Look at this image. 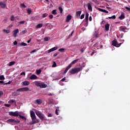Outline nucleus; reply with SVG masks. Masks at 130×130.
<instances>
[{
  "label": "nucleus",
  "instance_id": "obj_1",
  "mask_svg": "<svg viewBox=\"0 0 130 130\" xmlns=\"http://www.w3.org/2000/svg\"><path fill=\"white\" fill-rule=\"evenodd\" d=\"M34 84L35 86L40 87L41 89L46 88L47 87V85L45 84L44 82H41V81H36L34 82Z\"/></svg>",
  "mask_w": 130,
  "mask_h": 130
},
{
  "label": "nucleus",
  "instance_id": "obj_2",
  "mask_svg": "<svg viewBox=\"0 0 130 130\" xmlns=\"http://www.w3.org/2000/svg\"><path fill=\"white\" fill-rule=\"evenodd\" d=\"M80 71H81V69H80V68H75L71 69L69 72L72 75H75V74H78V73H79Z\"/></svg>",
  "mask_w": 130,
  "mask_h": 130
},
{
  "label": "nucleus",
  "instance_id": "obj_3",
  "mask_svg": "<svg viewBox=\"0 0 130 130\" xmlns=\"http://www.w3.org/2000/svg\"><path fill=\"white\" fill-rule=\"evenodd\" d=\"M88 21H89V13H88V12H86L85 18L83 21L84 26L85 27L88 26Z\"/></svg>",
  "mask_w": 130,
  "mask_h": 130
},
{
  "label": "nucleus",
  "instance_id": "obj_4",
  "mask_svg": "<svg viewBox=\"0 0 130 130\" xmlns=\"http://www.w3.org/2000/svg\"><path fill=\"white\" fill-rule=\"evenodd\" d=\"M122 44V43H120L118 44L117 43V40H116V39H115L113 41H112V45L113 46H115V47H119L120 45Z\"/></svg>",
  "mask_w": 130,
  "mask_h": 130
},
{
  "label": "nucleus",
  "instance_id": "obj_5",
  "mask_svg": "<svg viewBox=\"0 0 130 130\" xmlns=\"http://www.w3.org/2000/svg\"><path fill=\"white\" fill-rule=\"evenodd\" d=\"M36 114L41 119V120H43V119H44V115L40 113L39 111L36 112Z\"/></svg>",
  "mask_w": 130,
  "mask_h": 130
},
{
  "label": "nucleus",
  "instance_id": "obj_6",
  "mask_svg": "<svg viewBox=\"0 0 130 130\" xmlns=\"http://www.w3.org/2000/svg\"><path fill=\"white\" fill-rule=\"evenodd\" d=\"M32 122H29V124L32 125L33 124H35V123H38L39 122V120L36 119V117L35 118H31Z\"/></svg>",
  "mask_w": 130,
  "mask_h": 130
},
{
  "label": "nucleus",
  "instance_id": "obj_7",
  "mask_svg": "<svg viewBox=\"0 0 130 130\" xmlns=\"http://www.w3.org/2000/svg\"><path fill=\"white\" fill-rule=\"evenodd\" d=\"M26 91H29V88L23 87L19 88L18 89H17L16 92H26Z\"/></svg>",
  "mask_w": 130,
  "mask_h": 130
},
{
  "label": "nucleus",
  "instance_id": "obj_8",
  "mask_svg": "<svg viewBox=\"0 0 130 130\" xmlns=\"http://www.w3.org/2000/svg\"><path fill=\"white\" fill-rule=\"evenodd\" d=\"M9 115H11V116H19L20 115H19V113L18 111L16 112H9Z\"/></svg>",
  "mask_w": 130,
  "mask_h": 130
},
{
  "label": "nucleus",
  "instance_id": "obj_9",
  "mask_svg": "<svg viewBox=\"0 0 130 130\" xmlns=\"http://www.w3.org/2000/svg\"><path fill=\"white\" fill-rule=\"evenodd\" d=\"M119 31L121 32H126V30H127V28H126V26H121L119 27Z\"/></svg>",
  "mask_w": 130,
  "mask_h": 130
},
{
  "label": "nucleus",
  "instance_id": "obj_10",
  "mask_svg": "<svg viewBox=\"0 0 130 130\" xmlns=\"http://www.w3.org/2000/svg\"><path fill=\"white\" fill-rule=\"evenodd\" d=\"M19 33V29H15L13 31V37H17V34Z\"/></svg>",
  "mask_w": 130,
  "mask_h": 130
},
{
  "label": "nucleus",
  "instance_id": "obj_11",
  "mask_svg": "<svg viewBox=\"0 0 130 130\" xmlns=\"http://www.w3.org/2000/svg\"><path fill=\"white\" fill-rule=\"evenodd\" d=\"M97 10L98 11H100V12H102L103 13H106V14H108V11L105 9H103L100 8H96Z\"/></svg>",
  "mask_w": 130,
  "mask_h": 130
},
{
  "label": "nucleus",
  "instance_id": "obj_12",
  "mask_svg": "<svg viewBox=\"0 0 130 130\" xmlns=\"http://www.w3.org/2000/svg\"><path fill=\"white\" fill-rule=\"evenodd\" d=\"M57 49V47H54L53 48H52L51 49H50L48 50V53H50V52H52V51H55V50H56Z\"/></svg>",
  "mask_w": 130,
  "mask_h": 130
},
{
  "label": "nucleus",
  "instance_id": "obj_13",
  "mask_svg": "<svg viewBox=\"0 0 130 130\" xmlns=\"http://www.w3.org/2000/svg\"><path fill=\"white\" fill-rule=\"evenodd\" d=\"M30 117L31 118H35V117H36L35 112H34L33 111H30Z\"/></svg>",
  "mask_w": 130,
  "mask_h": 130
},
{
  "label": "nucleus",
  "instance_id": "obj_14",
  "mask_svg": "<svg viewBox=\"0 0 130 130\" xmlns=\"http://www.w3.org/2000/svg\"><path fill=\"white\" fill-rule=\"evenodd\" d=\"M81 13H82V11H79L76 12V18H77V19L80 18V16H81Z\"/></svg>",
  "mask_w": 130,
  "mask_h": 130
},
{
  "label": "nucleus",
  "instance_id": "obj_15",
  "mask_svg": "<svg viewBox=\"0 0 130 130\" xmlns=\"http://www.w3.org/2000/svg\"><path fill=\"white\" fill-rule=\"evenodd\" d=\"M72 20V15L71 14L68 15L66 18V22H70Z\"/></svg>",
  "mask_w": 130,
  "mask_h": 130
},
{
  "label": "nucleus",
  "instance_id": "obj_16",
  "mask_svg": "<svg viewBox=\"0 0 130 130\" xmlns=\"http://www.w3.org/2000/svg\"><path fill=\"white\" fill-rule=\"evenodd\" d=\"M87 7L88 10H89L90 12H92V11H93V10L92 9V5L90 4V3H88L87 5Z\"/></svg>",
  "mask_w": 130,
  "mask_h": 130
},
{
  "label": "nucleus",
  "instance_id": "obj_17",
  "mask_svg": "<svg viewBox=\"0 0 130 130\" xmlns=\"http://www.w3.org/2000/svg\"><path fill=\"white\" fill-rule=\"evenodd\" d=\"M71 68H72L71 67V64H69L65 69L64 71V74H67V73H68V71H69V70H70V69H71Z\"/></svg>",
  "mask_w": 130,
  "mask_h": 130
},
{
  "label": "nucleus",
  "instance_id": "obj_18",
  "mask_svg": "<svg viewBox=\"0 0 130 130\" xmlns=\"http://www.w3.org/2000/svg\"><path fill=\"white\" fill-rule=\"evenodd\" d=\"M29 79L30 80H36L37 79V76L35 75H32L29 77Z\"/></svg>",
  "mask_w": 130,
  "mask_h": 130
},
{
  "label": "nucleus",
  "instance_id": "obj_19",
  "mask_svg": "<svg viewBox=\"0 0 130 130\" xmlns=\"http://www.w3.org/2000/svg\"><path fill=\"white\" fill-rule=\"evenodd\" d=\"M23 85L24 86H29L30 85V82H29V81H25L23 82Z\"/></svg>",
  "mask_w": 130,
  "mask_h": 130
},
{
  "label": "nucleus",
  "instance_id": "obj_20",
  "mask_svg": "<svg viewBox=\"0 0 130 130\" xmlns=\"http://www.w3.org/2000/svg\"><path fill=\"white\" fill-rule=\"evenodd\" d=\"M78 60H79V59H75L74 60H73L70 64H71V67H72V66H73V64H75V63H76V62H78Z\"/></svg>",
  "mask_w": 130,
  "mask_h": 130
},
{
  "label": "nucleus",
  "instance_id": "obj_21",
  "mask_svg": "<svg viewBox=\"0 0 130 130\" xmlns=\"http://www.w3.org/2000/svg\"><path fill=\"white\" fill-rule=\"evenodd\" d=\"M110 26V24H109L108 23L105 25V27L106 31H108L109 30V26Z\"/></svg>",
  "mask_w": 130,
  "mask_h": 130
},
{
  "label": "nucleus",
  "instance_id": "obj_22",
  "mask_svg": "<svg viewBox=\"0 0 130 130\" xmlns=\"http://www.w3.org/2000/svg\"><path fill=\"white\" fill-rule=\"evenodd\" d=\"M15 63H16V61H13L10 62L8 64V66L9 67H12V66H14Z\"/></svg>",
  "mask_w": 130,
  "mask_h": 130
},
{
  "label": "nucleus",
  "instance_id": "obj_23",
  "mask_svg": "<svg viewBox=\"0 0 130 130\" xmlns=\"http://www.w3.org/2000/svg\"><path fill=\"white\" fill-rule=\"evenodd\" d=\"M43 26V24L42 23L39 24L37 25L36 28L37 29H39V28H41Z\"/></svg>",
  "mask_w": 130,
  "mask_h": 130
},
{
  "label": "nucleus",
  "instance_id": "obj_24",
  "mask_svg": "<svg viewBox=\"0 0 130 130\" xmlns=\"http://www.w3.org/2000/svg\"><path fill=\"white\" fill-rule=\"evenodd\" d=\"M42 70L41 69L37 70L36 74L37 75H40L41 74Z\"/></svg>",
  "mask_w": 130,
  "mask_h": 130
},
{
  "label": "nucleus",
  "instance_id": "obj_25",
  "mask_svg": "<svg viewBox=\"0 0 130 130\" xmlns=\"http://www.w3.org/2000/svg\"><path fill=\"white\" fill-rule=\"evenodd\" d=\"M125 16L123 14H121L119 17V19L120 20H123V19H124Z\"/></svg>",
  "mask_w": 130,
  "mask_h": 130
},
{
  "label": "nucleus",
  "instance_id": "obj_26",
  "mask_svg": "<svg viewBox=\"0 0 130 130\" xmlns=\"http://www.w3.org/2000/svg\"><path fill=\"white\" fill-rule=\"evenodd\" d=\"M50 40V37H46L44 39V41H49Z\"/></svg>",
  "mask_w": 130,
  "mask_h": 130
},
{
  "label": "nucleus",
  "instance_id": "obj_27",
  "mask_svg": "<svg viewBox=\"0 0 130 130\" xmlns=\"http://www.w3.org/2000/svg\"><path fill=\"white\" fill-rule=\"evenodd\" d=\"M19 116L20 118H21V119H23V120H26V119H27V118H26L24 116L19 115Z\"/></svg>",
  "mask_w": 130,
  "mask_h": 130
},
{
  "label": "nucleus",
  "instance_id": "obj_28",
  "mask_svg": "<svg viewBox=\"0 0 130 130\" xmlns=\"http://www.w3.org/2000/svg\"><path fill=\"white\" fill-rule=\"evenodd\" d=\"M0 6H1V7L2 8H6V4H4L3 2H0Z\"/></svg>",
  "mask_w": 130,
  "mask_h": 130
},
{
  "label": "nucleus",
  "instance_id": "obj_29",
  "mask_svg": "<svg viewBox=\"0 0 130 130\" xmlns=\"http://www.w3.org/2000/svg\"><path fill=\"white\" fill-rule=\"evenodd\" d=\"M36 102L38 104H41L42 103V101L40 99L37 100Z\"/></svg>",
  "mask_w": 130,
  "mask_h": 130
},
{
  "label": "nucleus",
  "instance_id": "obj_30",
  "mask_svg": "<svg viewBox=\"0 0 130 130\" xmlns=\"http://www.w3.org/2000/svg\"><path fill=\"white\" fill-rule=\"evenodd\" d=\"M13 122H14L15 123H19L20 120L18 119H13Z\"/></svg>",
  "mask_w": 130,
  "mask_h": 130
},
{
  "label": "nucleus",
  "instance_id": "obj_31",
  "mask_svg": "<svg viewBox=\"0 0 130 130\" xmlns=\"http://www.w3.org/2000/svg\"><path fill=\"white\" fill-rule=\"evenodd\" d=\"M3 32H5L7 34H9V33H10V30L4 29Z\"/></svg>",
  "mask_w": 130,
  "mask_h": 130
},
{
  "label": "nucleus",
  "instance_id": "obj_32",
  "mask_svg": "<svg viewBox=\"0 0 130 130\" xmlns=\"http://www.w3.org/2000/svg\"><path fill=\"white\" fill-rule=\"evenodd\" d=\"M32 13V10H31L30 9L27 10V13L28 15H30Z\"/></svg>",
  "mask_w": 130,
  "mask_h": 130
},
{
  "label": "nucleus",
  "instance_id": "obj_33",
  "mask_svg": "<svg viewBox=\"0 0 130 130\" xmlns=\"http://www.w3.org/2000/svg\"><path fill=\"white\" fill-rule=\"evenodd\" d=\"M108 18L109 19H112V20H115L116 17L115 16V15H113V16L109 17Z\"/></svg>",
  "mask_w": 130,
  "mask_h": 130
},
{
  "label": "nucleus",
  "instance_id": "obj_34",
  "mask_svg": "<svg viewBox=\"0 0 130 130\" xmlns=\"http://www.w3.org/2000/svg\"><path fill=\"white\" fill-rule=\"evenodd\" d=\"M7 122H14V119H9L7 120Z\"/></svg>",
  "mask_w": 130,
  "mask_h": 130
},
{
  "label": "nucleus",
  "instance_id": "obj_35",
  "mask_svg": "<svg viewBox=\"0 0 130 130\" xmlns=\"http://www.w3.org/2000/svg\"><path fill=\"white\" fill-rule=\"evenodd\" d=\"M10 20L11 21H15V16L12 15Z\"/></svg>",
  "mask_w": 130,
  "mask_h": 130
},
{
  "label": "nucleus",
  "instance_id": "obj_36",
  "mask_svg": "<svg viewBox=\"0 0 130 130\" xmlns=\"http://www.w3.org/2000/svg\"><path fill=\"white\" fill-rule=\"evenodd\" d=\"M0 80L3 81V80H5V76L4 75H0Z\"/></svg>",
  "mask_w": 130,
  "mask_h": 130
},
{
  "label": "nucleus",
  "instance_id": "obj_37",
  "mask_svg": "<svg viewBox=\"0 0 130 130\" xmlns=\"http://www.w3.org/2000/svg\"><path fill=\"white\" fill-rule=\"evenodd\" d=\"M58 10H59V11L60 14H61V13H62V11H63L62 8H61V7H59L58 8Z\"/></svg>",
  "mask_w": 130,
  "mask_h": 130
},
{
  "label": "nucleus",
  "instance_id": "obj_38",
  "mask_svg": "<svg viewBox=\"0 0 130 130\" xmlns=\"http://www.w3.org/2000/svg\"><path fill=\"white\" fill-rule=\"evenodd\" d=\"M25 23H26V21H25V20L19 22V24H20V25H24V24H25Z\"/></svg>",
  "mask_w": 130,
  "mask_h": 130
},
{
  "label": "nucleus",
  "instance_id": "obj_39",
  "mask_svg": "<svg viewBox=\"0 0 130 130\" xmlns=\"http://www.w3.org/2000/svg\"><path fill=\"white\" fill-rule=\"evenodd\" d=\"M52 14L53 15H56L57 13H56V10H53L52 11Z\"/></svg>",
  "mask_w": 130,
  "mask_h": 130
},
{
  "label": "nucleus",
  "instance_id": "obj_40",
  "mask_svg": "<svg viewBox=\"0 0 130 130\" xmlns=\"http://www.w3.org/2000/svg\"><path fill=\"white\" fill-rule=\"evenodd\" d=\"M48 16V14L44 13L43 14V18H46Z\"/></svg>",
  "mask_w": 130,
  "mask_h": 130
},
{
  "label": "nucleus",
  "instance_id": "obj_41",
  "mask_svg": "<svg viewBox=\"0 0 130 130\" xmlns=\"http://www.w3.org/2000/svg\"><path fill=\"white\" fill-rule=\"evenodd\" d=\"M10 103H15L16 104V101L15 100H10Z\"/></svg>",
  "mask_w": 130,
  "mask_h": 130
},
{
  "label": "nucleus",
  "instance_id": "obj_42",
  "mask_svg": "<svg viewBox=\"0 0 130 130\" xmlns=\"http://www.w3.org/2000/svg\"><path fill=\"white\" fill-rule=\"evenodd\" d=\"M48 104H52V101H51V100L50 99H49V101L47 102Z\"/></svg>",
  "mask_w": 130,
  "mask_h": 130
},
{
  "label": "nucleus",
  "instance_id": "obj_43",
  "mask_svg": "<svg viewBox=\"0 0 130 130\" xmlns=\"http://www.w3.org/2000/svg\"><path fill=\"white\" fill-rule=\"evenodd\" d=\"M21 45H22V46H27V44L24 43V42H22L21 43Z\"/></svg>",
  "mask_w": 130,
  "mask_h": 130
},
{
  "label": "nucleus",
  "instance_id": "obj_44",
  "mask_svg": "<svg viewBox=\"0 0 130 130\" xmlns=\"http://www.w3.org/2000/svg\"><path fill=\"white\" fill-rule=\"evenodd\" d=\"M56 67V62L55 61L53 62V64L52 65V68H55Z\"/></svg>",
  "mask_w": 130,
  "mask_h": 130
},
{
  "label": "nucleus",
  "instance_id": "obj_45",
  "mask_svg": "<svg viewBox=\"0 0 130 130\" xmlns=\"http://www.w3.org/2000/svg\"><path fill=\"white\" fill-rule=\"evenodd\" d=\"M74 32H75V31H74V30H73V31H72L71 35H70L69 36V38H70V37H72V36H73V34H74Z\"/></svg>",
  "mask_w": 130,
  "mask_h": 130
},
{
  "label": "nucleus",
  "instance_id": "obj_46",
  "mask_svg": "<svg viewBox=\"0 0 130 130\" xmlns=\"http://www.w3.org/2000/svg\"><path fill=\"white\" fill-rule=\"evenodd\" d=\"M125 9H126V10L127 11H128V12H130V8L129 7H125Z\"/></svg>",
  "mask_w": 130,
  "mask_h": 130
},
{
  "label": "nucleus",
  "instance_id": "obj_47",
  "mask_svg": "<svg viewBox=\"0 0 130 130\" xmlns=\"http://www.w3.org/2000/svg\"><path fill=\"white\" fill-rule=\"evenodd\" d=\"M64 49L63 48H60L58 50V51H59L60 52H62V51H64Z\"/></svg>",
  "mask_w": 130,
  "mask_h": 130
},
{
  "label": "nucleus",
  "instance_id": "obj_48",
  "mask_svg": "<svg viewBox=\"0 0 130 130\" xmlns=\"http://www.w3.org/2000/svg\"><path fill=\"white\" fill-rule=\"evenodd\" d=\"M11 83H12V81H9L8 82L5 83L4 85H10V84H11Z\"/></svg>",
  "mask_w": 130,
  "mask_h": 130
},
{
  "label": "nucleus",
  "instance_id": "obj_49",
  "mask_svg": "<svg viewBox=\"0 0 130 130\" xmlns=\"http://www.w3.org/2000/svg\"><path fill=\"white\" fill-rule=\"evenodd\" d=\"M5 106H6V107H10V106H11V105L8 104H5Z\"/></svg>",
  "mask_w": 130,
  "mask_h": 130
},
{
  "label": "nucleus",
  "instance_id": "obj_50",
  "mask_svg": "<svg viewBox=\"0 0 130 130\" xmlns=\"http://www.w3.org/2000/svg\"><path fill=\"white\" fill-rule=\"evenodd\" d=\"M26 74L25 73V72H22L21 74H20V75L21 76H25Z\"/></svg>",
  "mask_w": 130,
  "mask_h": 130
},
{
  "label": "nucleus",
  "instance_id": "obj_51",
  "mask_svg": "<svg viewBox=\"0 0 130 130\" xmlns=\"http://www.w3.org/2000/svg\"><path fill=\"white\" fill-rule=\"evenodd\" d=\"M66 81V77H64L61 80V82H64Z\"/></svg>",
  "mask_w": 130,
  "mask_h": 130
},
{
  "label": "nucleus",
  "instance_id": "obj_52",
  "mask_svg": "<svg viewBox=\"0 0 130 130\" xmlns=\"http://www.w3.org/2000/svg\"><path fill=\"white\" fill-rule=\"evenodd\" d=\"M49 17L50 18V19H52L53 18V15L51 14L49 16Z\"/></svg>",
  "mask_w": 130,
  "mask_h": 130
},
{
  "label": "nucleus",
  "instance_id": "obj_53",
  "mask_svg": "<svg viewBox=\"0 0 130 130\" xmlns=\"http://www.w3.org/2000/svg\"><path fill=\"white\" fill-rule=\"evenodd\" d=\"M95 53V51H92L91 53L90 54L91 56L93 55V54Z\"/></svg>",
  "mask_w": 130,
  "mask_h": 130
},
{
  "label": "nucleus",
  "instance_id": "obj_54",
  "mask_svg": "<svg viewBox=\"0 0 130 130\" xmlns=\"http://www.w3.org/2000/svg\"><path fill=\"white\" fill-rule=\"evenodd\" d=\"M17 44H18V42H17V41H15L14 42V45H17Z\"/></svg>",
  "mask_w": 130,
  "mask_h": 130
},
{
  "label": "nucleus",
  "instance_id": "obj_55",
  "mask_svg": "<svg viewBox=\"0 0 130 130\" xmlns=\"http://www.w3.org/2000/svg\"><path fill=\"white\" fill-rule=\"evenodd\" d=\"M94 37L95 38H98V34H96L94 35Z\"/></svg>",
  "mask_w": 130,
  "mask_h": 130
},
{
  "label": "nucleus",
  "instance_id": "obj_56",
  "mask_svg": "<svg viewBox=\"0 0 130 130\" xmlns=\"http://www.w3.org/2000/svg\"><path fill=\"white\" fill-rule=\"evenodd\" d=\"M55 114H56V115H58V112L57 111V109H56L55 110Z\"/></svg>",
  "mask_w": 130,
  "mask_h": 130
},
{
  "label": "nucleus",
  "instance_id": "obj_57",
  "mask_svg": "<svg viewBox=\"0 0 130 130\" xmlns=\"http://www.w3.org/2000/svg\"><path fill=\"white\" fill-rule=\"evenodd\" d=\"M21 5V7H23V8H26V5H25V4H22Z\"/></svg>",
  "mask_w": 130,
  "mask_h": 130
},
{
  "label": "nucleus",
  "instance_id": "obj_58",
  "mask_svg": "<svg viewBox=\"0 0 130 130\" xmlns=\"http://www.w3.org/2000/svg\"><path fill=\"white\" fill-rule=\"evenodd\" d=\"M2 95H4V92L2 91H0V97L2 96Z\"/></svg>",
  "mask_w": 130,
  "mask_h": 130
},
{
  "label": "nucleus",
  "instance_id": "obj_59",
  "mask_svg": "<svg viewBox=\"0 0 130 130\" xmlns=\"http://www.w3.org/2000/svg\"><path fill=\"white\" fill-rule=\"evenodd\" d=\"M52 117V114H49L48 115V117Z\"/></svg>",
  "mask_w": 130,
  "mask_h": 130
},
{
  "label": "nucleus",
  "instance_id": "obj_60",
  "mask_svg": "<svg viewBox=\"0 0 130 130\" xmlns=\"http://www.w3.org/2000/svg\"><path fill=\"white\" fill-rule=\"evenodd\" d=\"M26 32H27V30H23V31H22V34H25V33H26Z\"/></svg>",
  "mask_w": 130,
  "mask_h": 130
},
{
  "label": "nucleus",
  "instance_id": "obj_61",
  "mask_svg": "<svg viewBox=\"0 0 130 130\" xmlns=\"http://www.w3.org/2000/svg\"><path fill=\"white\" fill-rule=\"evenodd\" d=\"M54 94L53 93H49L48 94V96H54Z\"/></svg>",
  "mask_w": 130,
  "mask_h": 130
},
{
  "label": "nucleus",
  "instance_id": "obj_62",
  "mask_svg": "<svg viewBox=\"0 0 130 130\" xmlns=\"http://www.w3.org/2000/svg\"><path fill=\"white\" fill-rule=\"evenodd\" d=\"M57 53H54V54H53V56L54 57H55V56H57Z\"/></svg>",
  "mask_w": 130,
  "mask_h": 130
},
{
  "label": "nucleus",
  "instance_id": "obj_63",
  "mask_svg": "<svg viewBox=\"0 0 130 130\" xmlns=\"http://www.w3.org/2000/svg\"><path fill=\"white\" fill-rule=\"evenodd\" d=\"M120 38H123V34H121V35H120Z\"/></svg>",
  "mask_w": 130,
  "mask_h": 130
},
{
  "label": "nucleus",
  "instance_id": "obj_64",
  "mask_svg": "<svg viewBox=\"0 0 130 130\" xmlns=\"http://www.w3.org/2000/svg\"><path fill=\"white\" fill-rule=\"evenodd\" d=\"M89 21L91 22L92 21V16L89 17Z\"/></svg>",
  "mask_w": 130,
  "mask_h": 130
}]
</instances>
